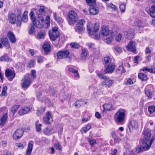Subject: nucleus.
Instances as JSON below:
<instances>
[{"label":"nucleus","mask_w":155,"mask_h":155,"mask_svg":"<svg viewBox=\"0 0 155 155\" xmlns=\"http://www.w3.org/2000/svg\"><path fill=\"white\" fill-rule=\"evenodd\" d=\"M101 34L103 36L104 41L107 44H110L114 36V33L111 31L108 28L103 26L101 30Z\"/></svg>","instance_id":"obj_1"},{"label":"nucleus","mask_w":155,"mask_h":155,"mask_svg":"<svg viewBox=\"0 0 155 155\" xmlns=\"http://www.w3.org/2000/svg\"><path fill=\"white\" fill-rule=\"evenodd\" d=\"M45 7L43 6H41L38 9V12L37 13V16L38 17V19H40L41 22H39L38 21L36 23H35L36 25L39 28H42L45 24V20L43 17V16L45 15Z\"/></svg>","instance_id":"obj_2"},{"label":"nucleus","mask_w":155,"mask_h":155,"mask_svg":"<svg viewBox=\"0 0 155 155\" xmlns=\"http://www.w3.org/2000/svg\"><path fill=\"white\" fill-rule=\"evenodd\" d=\"M126 111L124 109H120L118 110L114 115V120L115 122L119 124H122L124 121Z\"/></svg>","instance_id":"obj_3"},{"label":"nucleus","mask_w":155,"mask_h":155,"mask_svg":"<svg viewBox=\"0 0 155 155\" xmlns=\"http://www.w3.org/2000/svg\"><path fill=\"white\" fill-rule=\"evenodd\" d=\"M8 20L11 23L14 24L16 23L17 26H20L21 24V16L19 15L16 17L15 15L13 13L9 14Z\"/></svg>","instance_id":"obj_4"},{"label":"nucleus","mask_w":155,"mask_h":155,"mask_svg":"<svg viewBox=\"0 0 155 155\" xmlns=\"http://www.w3.org/2000/svg\"><path fill=\"white\" fill-rule=\"evenodd\" d=\"M151 130L149 129H147L146 130V150L150 147L155 139L154 136L151 137Z\"/></svg>","instance_id":"obj_5"},{"label":"nucleus","mask_w":155,"mask_h":155,"mask_svg":"<svg viewBox=\"0 0 155 155\" xmlns=\"http://www.w3.org/2000/svg\"><path fill=\"white\" fill-rule=\"evenodd\" d=\"M100 28L99 24L96 23L94 25V28H93L92 24L91 22H88L87 25V29L89 35H92L94 33L97 31Z\"/></svg>","instance_id":"obj_6"},{"label":"nucleus","mask_w":155,"mask_h":155,"mask_svg":"<svg viewBox=\"0 0 155 155\" xmlns=\"http://www.w3.org/2000/svg\"><path fill=\"white\" fill-rule=\"evenodd\" d=\"M68 17V21L70 25L75 23L78 18L77 13L73 11H71L69 12Z\"/></svg>","instance_id":"obj_7"},{"label":"nucleus","mask_w":155,"mask_h":155,"mask_svg":"<svg viewBox=\"0 0 155 155\" xmlns=\"http://www.w3.org/2000/svg\"><path fill=\"white\" fill-rule=\"evenodd\" d=\"M31 82L30 75L25 76L21 81V86L23 89H26L29 87Z\"/></svg>","instance_id":"obj_8"},{"label":"nucleus","mask_w":155,"mask_h":155,"mask_svg":"<svg viewBox=\"0 0 155 155\" xmlns=\"http://www.w3.org/2000/svg\"><path fill=\"white\" fill-rule=\"evenodd\" d=\"M49 34L50 39L53 41H55L60 35L58 28L57 27H53L52 29L49 31Z\"/></svg>","instance_id":"obj_9"},{"label":"nucleus","mask_w":155,"mask_h":155,"mask_svg":"<svg viewBox=\"0 0 155 155\" xmlns=\"http://www.w3.org/2000/svg\"><path fill=\"white\" fill-rule=\"evenodd\" d=\"M144 137L143 139L140 140V145L139 146L135 149L136 152L138 153L142 152L145 150V136L144 131L143 132Z\"/></svg>","instance_id":"obj_10"},{"label":"nucleus","mask_w":155,"mask_h":155,"mask_svg":"<svg viewBox=\"0 0 155 155\" xmlns=\"http://www.w3.org/2000/svg\"><path fill=\"white\" fill-rule=\"evenodd\" d=\"M5 76L8 78L10 81H12L14 78L15 74L14 70L7 69L6 70L5 72Z\"/></svg>","instance_id":"obj_11"},{"label":"nucleus","mask_w":155,"mask_h":155,"mask_svg":"<svg viewBox=\"0 0 155 155\" xmlns=\"http://www.w3.org/2000/svg\"><path fill=\"white\" fill-rule=\"evenodd\" d=\"M139 126L138 122L135 120H133L130 121L128 127L130 132L134 129H137Z\"/></svg>","instance_id":"obj_12"},{"label":"nucleus","mask_w":155,"mask_h":155,"mask_svg":"<svg viewBox=\"0 0 155 155\" xmlns=\"http://www.w3.org/2000/svg\"><path fill=\"white\" fill-rule=\"evenodd\" d=\"M136 43L135 41H130L126 46L127 49L129 51L134 52L136 51Z\"/></svg>","instance_id":"obj_13"},{"label":"nucleus","mask_w":155,"mask_h":155,"mask_svg":"<svg viewBox=\"0 0 155 155\" xmlns=\"http://www.w3.org/2000/svg\"><path fill=\"white\" fill-rule=\"evenodd\" d=\"M69 52L67 50L59 51L57 54L58 58L59 59L65 58L68 57Z\"/></svg>","instance_id":"obj_14"},{"label":"nucleus","mask_w":155,"mask_h":155,"mask_svg":"<svg viewBox=\"0 0 155 155\" xmlns=\"http://www.w3.org/2000/svg\"><path fill=\"white\" fill-rule=\"evenodd\" d=\"M105 66H106V67L104 70L105 73H112L114 72L115 68V66L113 63H111Z\"/></svg>","instance_id":"obj_15"},{"label":"nucleus","mask_w":155,"mask_h":155,"mask_svg":"<svg viewBox=\"0 0 155 155\" xmlns=\"http://www.w3.org/2000/svg\"><path fill=\"white\" fill-rule=\"evenodd\" d=\"M7 36L12 43L15 44L16 42L17 39L14 33L12 31H9L7 33Z\"/></svg>","instance_id":"obj_16"},{"label":"nucleus","mask_w":155,"mask_h":155,"mask_svg":"<svg viewBox=\"0 0 155 155\" xmlns=\"http://www.w3.org/2000/svg\"><path fill=\"white\" fill-rule=\"evenodd\" d=\"M43 132L45 135L49 136L56 133V131L53 128L47 127L43 129Z\"/></svg>","instance_id":"obj_17"},{"label":"nucleus","mask_w":155,"mask_h":155,"mask_svg":"<svg viewBox=\"0 0 155 155\" xmlns=\"http://www.w3.org/2000/svg\"><path fill=\"white\" fill-rule=\"evenodd\" d=\"M52 121V118L51 115L49 112H48L44 118V123L48 125L50 124Z\"/></svg>","instance_id":"obj_18"},{"label":"nucleus","mask_w":155,"mask_h":155,"mask_svg":"<svg viewBox=\"0 0 155 155\" xmlns=\"http://www.w3.org/2000/svg\"><path fill=\"white\" fill-rule=\"evenodd\" d=\"M23 134V131L21 129H17L13 135L14 138L15 140L20 138Z\"/></svg>","instance_id":"obj_19"},{"label":"nucleus","mask_w":155,"mask_h":155,"mask_svg":"<svg viewBox=\"0 0 155 155\" xmlns=\"http://www.w3.org/2000/svg\"><path fill=\"white\" fill-rule=\"evenodd\" d=\"M113 83V80L106 78L102 82V84L103 85L106 87H110L112 86Z\"/></svg>","instance_id":"obj_20"},{"label":"nucleus","mask_w":155,"mask_h":155,"mask_svg":"<svg viewBox=\"0 0 155 155\" xmlns=\"http://www.w3.org/2000/svg\"><path fill=\"white\" fill-rule=\"evenodd\" d=\"M31 108L30 107H24L20 110L18 111V113L20 115H24L30 111Z\"/></svg>","instance_id":"obj_21"},{"label":"nucleus","mask_w":155,"mask_h":155,"mask_svg":"<svg viewBox=\"0 0 155 155\" xmlns=\"http://www.w3.org/2000/svg\"><path fill=\"white\" fill-rule=\"evenodd\" d=\"M146 89H147L146 92V95L149 99L151 98L153 96L152 92L151 91L153 89V86L151 85H148Z\"/></svg>","instance_id":"obj_22"},{"label":"nucleus","mask_w":155,"mask_h":155,"mask_svg":"<svg viewBox=\"0 0 155 155\" xmlns=\"http://www.w3.org/2000/svg\"><path fill=\"white\" fill-rule=\"evenodd\" d=\"M34 144L33 141H30L29 143L25 155H31V153L32 150V148Z\"/></svg>","instance_id":"obj_23"},{"label":"nucleus","mask_w":155,"mask_h":155,"mask_svg":"<svg viewBox=\"0 0 155 155\" xmlns=\"http://www.w3.org/2000/svg\"><path fill=\"white\" fill-rule=\"evenodd\" d=\"M46 35V32L45 30H40L38 32L37 38L38 39H43L45 38Z\"/></svg>","instance_id":"obj_24"},{"label":"nucleus","mask_w":155,"mask_h":155,"mask_svg":"<svg viewBox=\"0 0 155 155\" xmlns=\"http://www.w3.org/2000/svg\"><path fill=\"white\" fill-rule=\"evenodd\" d=\"M1 41L3 45L7 49L10 47L9 42L6 38H2L1 39Z\"/></svg>","instance_id":"obj_25"},{"label":"nucleus","mask_w":155,"mask_h":155,"mask_svg":"<svg viewBox=\"0 0 155 155\" xmlns=\"http://www.w3.org/2000/svg\"><path fill=\"white\" fill-rule=\"evenodd\" d=\"M89 8V11L91 14L93 15H95L97 14L99 12L98 8L97 7L92 6Z\"/></svg>","instance_id":"obj_26"},{"label":"nucleus","mask_w":155,"mask_h":155,"mask_svg":"<svg viewBox=\"0 0 155 155\" xmlns=\"http://www.w3.org/2000/svg\"><path fill=\"white\" fill-rule=\"evenodd\" d=\"M8 118V114L7 113L5 114L0 119V125L2 127L6 123Z\"/></svg>","instance_id":"obj_27"},{"label":"nucleus","mask_w":155,"mask_h":155,"mask_svg":"<svg viewBox=\"0 0 155 155\" xmlns=\"http://www.w3.org/2000/svg\"><path fill=\"white\" fill-rule=\"evenodd\" d=\"M91 127V124L89 123L85 127H84L81 130V131L82 133H86L87 131H89Z\"/></svg>","instance_id":"obj_28"},{"label":"nucleus","mask_w":155,"mask_h":155,"mask_svg":"<svg viewBox=\"0 0 155 155\" xmlns=\"http://www.w3.org/2000/svg\"><path fill=\"white\" fill-rule=\"evenodd\" d=\"M43 48L45 51V53L47 54L50 51V44L47 43L43 45Z\"/></svg>","instance_id":"obj_29"},{"label":"nucleus","mask_w":155,"mask_h":155,"mask_svg":"<svg viewBox=\"0 0 155 155\" xmlns=\"http://www.w3.org/2000/svg\"><path fill=\"white\" fill-rule=\"evenodd\" d=\"M104 62L105 66L113 63L112 61L111 58L109 56L105 57L104 59Z\"/></svg>","instance_id":"obj_30"},{"label":"nucleus","mask_w":155,"mask_h":155,"mask_svg":"<svg viewBox=\"0 0 155 155\" xmlns=\"http://www.w3.org/2000/svg\"><path fill=\"white\" fill-rule=\"evenodd\" d=\"M86 104V102L82 100H78L76 101L75 103V106L77 108L80 107L81 106L83 105Z\"/></svg>","instance_id":"obj_31"},{"label":"nucleus","mask_w":155,"mask_h":155,"mask_svg":"<svg viewBox=\"0 0 155 155\" xmlns=\"http://www.w3.org/2000/svg\"><path fill=\"white\" fill-rule=\"evenodd\" d=\"M88 51L87 49L83 48L81 52V59L82 60H85L88 53Z\"/></svg>","instance_id":"obj_32"},{"label":"nucleus","mask_w":155,"mask_h":155,"mask_svg":"<svg viewBox=\"0 0 155 155\" xmlns=\"http://www.w3.org/2000/svg\"><path fill=\"white\" fill-rule=\"evenodd\" d=\"M150 16L153 18L155 17V6H153L149 10Z\"/></svg>","instance_id":"obj_33"},{"label":"nucleus","mask_w":155,"mask_h":155,"mask_svg":"<svg viewBox=\"0 0 155 155\" xmlns=\"http://www.w3.org/2000/svg\"><path fill=\"white\" fill-rule=\"evenodd\" d=\"M84 26L77 25L75 29L77 32L79 33H82L83 31L84 30Z\"/></svg>","instance_id":"obj_34"},{"label":"nucleus","mask_w":155,"mask_h":155,"mask_svg":"<svg viewBox=\"0 0 155 155\" xmlns=\"http://www.w3.org/2000/svg\"><path fill=\"white\" fill-rule=\"evenodd\" d=\"M53 16L54 19L58 22V23H60L62 22L61 18L57 16L56 13H53Z\"/></svg>","instance_id":"obj_35"},{"label":"nucleus","mask_w":155,"mask_h":155,"mask_svg":"<svg viewBox=\"0 0 155 155\" xmlns=\"http://www.w3.org/2000/svg\"><path fill=\"white\" fill-rule=\"evenodd\" d=\"M87 4L90 6H94L96 5V0H86Z\"/></svg>","instance_id":"obj_36"},{"label":"nucleus","mask_w":155,"mask_h":155,"mask_svg":"<svg viewBox=\"0 0 155 155\" xmlns=\"http://www.w3.org/2000/svg\"><path fill=\"white\" fill-rule=\"evenodd\" d=\"M38 121H37L35 124V126L37 131L38 132H40L41 131V127L42 124L38 123Z\"/></svg>","instance_id":"obj_37"},{"label":"nucleus","mask_w":155,"mask_h":155,"mask_svg":"<svg viewBox=\"0 0 155 155\" xmlns=\"http://www.w3.org/2000/svg\"><path fill=\"white\" fill-rule=\"evenodd\" d=\"M138 154L136 152V150H132L131 151H129L128 152H124L123 155H137Z\"/></svg>","instance_id":"obj_38"},{"label":"nucleus","mask_w":155,"mask_h":155,"mask_svg":"<svg viewBox=\"0 0 155 155\" xmlns=\"http://www.w3.org/2000/svg\"><path fill=\"white\" fill-rule=\"evenodd\" d=\"M104 108L103 112L107 110H110L111 109V105L108 104H105L103 106Z\"/></svg>","instance_id":"obj_39"},{"label":"nucleus","mask_w":155,"mask_h":155,"mask_svg":"<svg viewBox=\"0 0 155 155\" xmlns=\"http://www.w3.org/2000/svg\"><path fill=\"white\" fill-rule=\"evenodd\" d=\"M28 12L27 11H25L24 12L23 16L22 18V21L25 22H27L28 20Z\"/></svg>","instance_id":"obj_40"},{"label":"nucleus","mask_w":155,"mask_h":155,"mask_svg":"<svg viewBox=\"0 0 155 155\" xmlns=\"http://www.w3.org/2000/svg\"><path fill=\"white\" fill-rule=\"evenodd\" d=\"M153 65L154 68H150L148 67H146V71H147L150 73H155V61Z\"/></svg>","instance_id":"obj_41"},{"label":"nucleus","mask_w":155,"mask_h":155,"mask_svg":"<svg viewBox=\"0 0 155 155\" xmlns=\"http://www.w3.org/2000/svg\"><path fill=\"white\" fill-rule=\"evenodd\" d=\"M31 20L32 21L34 25L36 27H37L38 28V27L36 25L35 23H36V22H37V21H39V22H41L40 19H38V17L37 18V19H36L34 15L32 16H31Z\"/></svg>","instance_id":"obj_42"},{"label":"nucleus","mask_w":155,"mask_h":155,"mask_svg":"<svg viewBox=\"0 0 155 155\" xmlns=\"http://www.w3.org/2000/svg\"><path fill=\"white\" fill-rule=\"evenodd\" d=\"M129 34L130 35V38H132L134 35V30L133 28H130L128 31ZM127 37L129 38V37L127 36Z\"/></svg>","instance_id":"obj_43"},{"label":"nucleus","mask_w":155,"mask_h":155,"mask_svg":"<svg viewBox=\"0 0 155 155\" xmlns=\"http://www.w3.org/2000/svg\"><path fill=\"white\" fill-rule=\"evenodd\" d=\"M7 89V87L6 86H4L3 87V89L2 94H1V96H5L6 94V91Z\"/></svg>","instance_id":"obj_44"},{"label":"nucleus","mask_w":155,"mask_h":155,"mask_svg":"<svg viewBox=\"0 0 155 155\" xmlns=\"http://www.w3.org/2000/svg\"><path fill=\"white\" fill-rule=\"evenodd\" d=\"M36 71L35 70H32L31 71V79H34L36 77Z\"/></svg>","instance_id":"obj_45"},{"label":"nucleus","mask_w":155,"mask_h":155,"mask_svg":"<svg viewBox=\"0 0 155 155\" xmlns=\"http://www.w3.org/2000/svg\"><path fill=\"white\" fill-rule=\"evenodd\" d=\"M107 6L108 8L111 9L112 10L115 11L116 10V6L111 3H110L107 4Z\"/></svg>","instance_id":"obj_46"},{"label":"nucleus","mask_w":155,"mask_h":155,"mask_svg":"<svg viewBox=\"0 0 155 155\" xmlns=\"http://www.w3.org/2000/svg\"><path fill=\"white\" fill-rule=\"evenodd\" d=\"M19 107V105H15L11 109V111L13 115H14V113L16 112Z\"/></svg>","instance_id":"obj_47"},{"label":"nucleus","mask_w":155,"mask_h":155,"mask_svg":"<svg viewBox=\"0 0 155 155\" xmlns=\"http://www.w3.org/2000/svg\"><path fill=\"white\" fill-rule=\"evenodd\" d=\"M148 111L151 114H152L155 111V106H150L148 107Z\"/></svg>","instance_id":"obj_48"},{"label":"nucleus","mask_w":155,"mask_h":155,"mask_svg":"<svg viewBox=\"0 0 155 155\" xmlns=\"http://www.w3.org/2000/svg\"><path fill=\"white\" fill-rule=\"evenodd\" d=\"M138 77L142 81H145V75L144 74L142 73H139L138 74Z\"/></svg>","instance_id":"obj_49"},{"label":"nucleus","mask_w":155,"mask_h":155,"mask_svg":"<svg viewBox=\"0 0 155 155\" xmlns=\"http://www.w3.org/2000/svg\"><path fill=\"white\" fill-rule=\"evenodd\" d=\"M88 140L91 146H93L94 144L97 143L96 140L94 139L89 138Z\"/></svg>","instance_id":"obj_50"},{"label":"nucleus","mask_w":155,"mask_h":155,"mask_svg":"<svg viewBox=\"0 0 155 155\" xmlns=\"http://www.w3.org/2000/svg\"><path fill=\"white\" fill-rule=\"evenodd\" d=\"M126 6V5L124 4H122L120 5V9L121 12H125V11Z\"/></svg>","instance_id":"obj_51"},{"label":"nucleus","mask_w":155,"mask_h":155,"mask_svg":"<svg viewBox=\"0 0 155 155\" xmlns=\"http://www.w3.org/2000/svg\"><path fill=\"white\" fill-rule=\"evenodd\" d=\"M0 61H9V58L6 55H5L0 57Z\"/></svg>","instance_id":"obj_52"},{"label":"nucleus","mask_w":155,"mask_h":155,"mask_svg":"<svg viewBox=\"0 0 155 155\" xmlns=\"http://www.w3.org/2000/svg\"><path fill=\"white\" fill-rule=\"evenodd\" d=\"M85 23V21L83 19H81L78 21L77 25L83 26V25Z\"/></svg>","instance_id":"obj_53"},{"label":"nucleus","mask_w":155,"mask_h":155,"mask_svg":"<svg viewBox=\"0 0 155 155\" xmlns=\"http://www.w3.org/2000/svg\"><path fill=\"white\" fill-rule=\"evenodd\" d=\"M71 47L73 48H78L79 47V45L76 43H71L70 44Z\"/></svg>","instance_id":"obj_54"},{"label":"nucleus","mask_w":155,"mask_h":155,"mask_svg":"<svg viewBox=\"0 0 155 155\" xmlns=\"http://www.w3.org/2000/svg\"><path fill=\"white\" fill-rule=\"evenodd\" d=\"M54 147L57 149L59 150H61V147L59 143H56L54 144Z\"/></svg>","instance_id":"obj_55"},{"label":"nucleus","mask_w":155,"mask_h":155,"mask_svg":"<svg viewBox=\"0 0 155 155\" xmlns=\"http://www.w3.org/2000/svg\"><path fill=\"white\" fill-rule=\"evenodd\" d=\"M122 38V35L120 33L117 34L115 37V39L117 41H120Z\"/></svg>","instance_id":"obj_56"},{"label":"nucleus","mask_w":155,"mask_h":155,"mask_svg":"<svg viewBox=\"0 0 155 155\" xmlns=\"http://www.w3.org/2000/svg\"><path fill=\"white\" fill-rule=\"evenodd\" d=\"M118 70V71H120L121 73H125L126 71V70L124 69L123 66L122 65L119 66Z\"/></svg>","instance_id":"obj_57"},{"label":"nucleus","mask_w":155,"mask_h":155,"mask_svg":"<svg viewBox=\"0 0 155 155\" xmlns=\"http://www.w3.org/2000/svg\"><path fill=\"white\" fill-rule=\"evenodd\" d=\"M34 61H31L28 64V67L29 68H31L34 66Z\"/></svg>","instance_id":"obj_58"},{"label":"nucleus","mask_w":155,"mask_h":155,"mask_svg":"<svg viewBox=\"0 0 155 155\" xmlns=\"http://www.w3.org/2000/svg\"><path fill=\"white\" fill-rule=\"evenodd\" d=\"M44 58L42 56H39L38 58V62L39 63H41L44 61Z\"/></svg>","instance_id":"obj_59"},{"label":"nucleus","mask_w":155,"mask_h":155,"mask_svg":"<svg viewBox=\"0 0 155 155\" xmlns=\"http://www.w3.org/2000/svg\"><path fill=\"white\" fill-rule=\"evenodd\" d=\"M45 20L46 24L47 25H49L50 24V17L48 16H47Z\"/></svg>","instance_id":"obj_60"},{"label":"nucleus","mask_w":155,"mask_h":155,"mask_svg":"<svg viewBox=\"0 0 155 155\" xmlns=\"http://www.w3.org/2000/svg\"><path fill=\"white\" fill-rule=\"evenodd\" d=\"M15 146L21 149H23L24 147L23 144L20 143H16Z\"/></svg>","instance_id":"obj_61"},{"label":"nucleus","mask_w":155,"mask_h":155,"mask_svg":"<svg viewBox=\"0 0 155 155\" xmlns=\"http://www.w3.org/2000/svg\"><path fill=\"white\" fill-rule=\"evenodd\" d=\"M134 83L133 81L130 78H129L127 80L126 84L127 85H130Z\"/></svg>","instance_id":"obj_62"},{"label":"nucleus","mask_w":155,"mask_h":155,"mask_svg":"<svg viewBox=\"0 0 155 155\" xmlns=\"http://www.w3.org/2000/svg\"><path fill=\"white\" fill-rule=\"evenodd\" d=\"M35 30V27L34 26H32L31 27L29 31V34H32Z\"/></svg>","instance_id":"obj_63"},{"label":"nucleus","mask_w":155,"mask_h":155,"mask_svg":"<svg viewBox=\"0 0 155 155\" xmlns=\"http://www.w3.org/2000/svg\"><path fill=\"white\" fill-rule=\"evenodd\" d=\"M111 135L114 140H115L117 138L116 132L114 131L112 132L111 133Z\"/></svg>","instance_id":"obj_64"}]
</instances>
